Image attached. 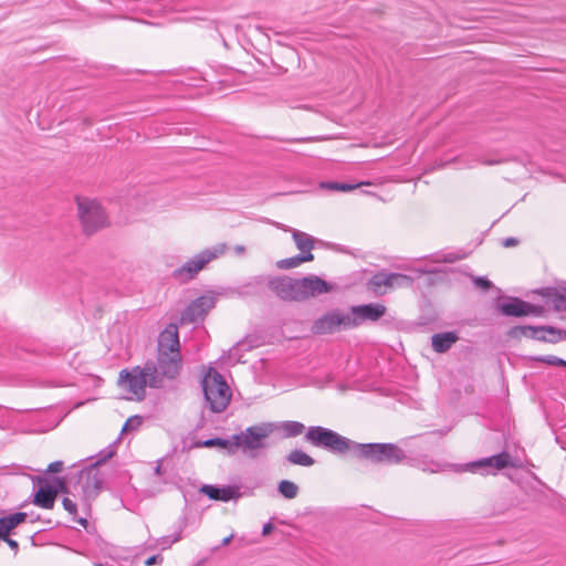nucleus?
I'll return each mask as SVG.
<instances>
[{
	"mask_svg": "<svg viewBox=\"0 0 566 566\" xmlns=\"http://www.w3.org/2000/svg\"><path fill=\"white\" fill-rule=\"evenodd\" d=\"M304 439L311 446L323 449L339 458L350 457L357 461H366L374 465H396L408 459L406 452L396 443H360L322 426L308 427Z\"/></svg>",
	"mask_w": 566,
	"mask_h": 566,
	"instance_id": "1",
	"label": "nucleus"
},
{
	"mask_svg": "<svg viewBox=\"0 0 566 566\" xmlns=\"http://www.w3.org/2000/svg\"><path fill=\"white\" fill-rule=\"evenodd\" d=\"M336 285L318 275L310 274L301 279L289 275L271 276L269 290L283 302H305L335 291Z\"/></svg>",
	"mask_w": 566,
	"mask_h": 566,
	"instance_id": "2",
	"label": "nucleus"
},
{
	"mask_svg": "<svg viewBox=\"0 0 566 566\" xmlns=\"http://www.w3.org/2000/svg\"><path fill=\"white\" fill-rule=\"evenodd\" d=\"M205 407L213 413L224 411L230 405L232 392L224 377L209 367L200 380Z\"/></svg>",
	"mask_w": 566,
	"mask_h": 566,
	"instance_id": "3",
	"label": "nucleus"
},
{
	"mask_svg": "<svg viewBox=\"0 0 566 566\" xmlns=\"http://www.w3.org/2000/svg\"><path fill=\"white\" fill-rule=\"evenodd\" d=\"M227 250L226 243H219L213 249L202 250L192 259L172 271V277L180 283H188L212 260L223 254Z\"/></svg>",
	"mask_w": 566,
	"mask_h": 566,
	"instance_id": "4",
	"label": "nucleus"
},
{
	"mask_svg": "<svg viewBox=\"0 0 566 566\" xmlns=\"http://www.w3.org/2000/svg\"><path fill=\"white\" fill-rule=\"evenodd\" d=\"M352 328L349 310L344 312L339 307H334L313 322L311 332L313 335H332Z\"/></svg>",
	"mask_w": 566,
	"mask_h": 566,
	"instance_id": "5",
	"label": "nucleus"
},
{
	"mask_svg": "<svg viewBox=\"0 0 566 566\" xmlns=\"http://www.w3.org/2000/svg\"><path fill=\"white\" fill-rule=\"evenodd\" d=\"M274 423L262 422L260 424L251 426L244 432L235 433L232 436L235 442V450L242 448L245 450H258L268 447L265 439L273 432Z\"/></svg>",
	"mask_w": 566,
	"mask_h": 566,
	"instance_id": "6",
	"label": "nucleus"
},
{
	"mask_svg": "<svg viewBox=\"0 0 566 566\" xmlns=\"http://www.w3.org/2000/svg\"><path fill=\"white\" fill-rule=\"evenodd\" d=\"M78 217L84 232L91 235L106 226V214L94 200L76 198Z\"/></svg>",
	"mask_w": 566,
	"mask_h": 566,
	"instance_id": "7",
	"label": "nucleus"
},
{
	"mask_svg": "<svg viewBox=\"0 0 566 566\" xmlns=\"http://www.w3.org/2000/svg\"><path fill=\"white\" fill-rule=\"evenodd\" d=\"M118 385L126 387L127 391L134 394L138 400H143L146 394L147 373L138 366L132 370L123 369L119 371Z\"/></svg>",
	"mask_w": 566,
	"mask_h": 566,
	"instance_id": "8",
	"label": "nucleus"
},
{
	"mask_svg": "<svg viewBox=\"0 0 566 566\" xmlns=\"http://www.w3.org/2000/svg\"><path fill=\"white\" fill-rule=\"evenodd\" d=\"M33 483V493L31 502L41 509L52 510L55 504V496L50 478L42 475L31 476Z\"/></svg>",
	"mask_w": 566,
	"mask_h": 566,
	"instance_id": "9",
	"label": "nucleus"
},
{
	"mask_svg": "<svg viewBox=\"0 0 566 566\" xmlns=\"http://www.w3.org/2000/svg\"><path fill=\"white\" fill-rule=\"evenodd\" d=\"M387 312V307L381 303H367L349 306L353 328H356L365 322H377Z\"/></svg>",
	"mask_w": 566,
	"mask_h": 566,
	"instance_id": "10",
	"label": "nucleus"
},
{
	"mask_svg": "<svg viewBox=\"0 0 566 566\" xmlns=\"http://www.w3.org/2000/svg\"><path fill=\"white\" fill-rule=\"evenodd\" d=\"M217 297L214 295H200L192 300L181 312V323H195L203 319L208 312L214 307Z\"/></svg>",
	"mask_w": 566,
	"mask_h": 566,
	"instance_id": "11",
	"label": "nucleus"
},
{
	"mask_svg": "<svg viewBox=\"0 0 566 566\" xmlns=\"http://www.w3.org/2000/svg\"><path fill=\"white\" fill-rule=\"evenodd\" d=\"M467 468L473 472L480 469H494L500 471L507 468H518V464L507 451L503 450L496 454L470 462L467 464Z\"/></svg>",
	"mask_w": 566,
	"mask_h": 566,
	"instance_id": "12",
	"label": "nucleus"
},
{
	"mask_svg": "<svg viewBox=\"0 0 566 566\" xmlns=\"http://www.w3.org/2000/svg\"><path fill=\"white\" fill-rule=\"evenodd\" d=\"M495 310L505 317H527V301L517 296H499Z\"/></svg>",
	"mask_w": 566,
	"mask_h": 566,
	"instance_id": "13",
	"label": "nucleus"
},
{
	"mask_svg": "<svg viewBox=\"0 0 566 566\" xmlns=\"http://www.w3.org/2000/svg\"><path fill=\"white\" fill-rule=\"evenodd\" d=\"M199 492L209 500L220 502H229L241 497L240 488L238 485L203 484L199 489Z\"/></svg>",
	"mask_w": 566,
	"mask_h": 566,
	"instance_id": "14",
	"label": "nucleus"
},
{
	"mask_svg": "<svg viewBox=\"0 0 566 566\" xmlns=\"http://www.w3.org/2000/svg\"><path fill=\"white\" fill-rule=\"evenodd\" d=\"M270 279L271 275L263 274L252 276L244 284L231 289V294L238 295L240 297L261 296L264 292V289H269Z\"/></svg>",
	"mask_w": 566,
	"mask_h": 566,
	"instance_id": "15",
	"label": "nucleus"
},
{
	"mask_svg": "<svg viewBox=\"0 0 566 566\" xmlns=\"http://www.w3.org/2000/svg\"><path fill=\"white\" fill-rule=\"evenodd\" d=\"M158 371L168 379H175L182 367L181 354L158 353L157 355Z\"/></svg>",
	"mask_w": 566,
	"mask_h": 566,
	"instance_id": "16",
	"label": "nucleus"
},
{
	"mask_svg": "<svg viewBox=\"0 0 566 566\" xmlns=\"http://www.w3.org/2000/svg\"><path fill=\"white\" fill-rule=\"evenodd\" d=\"M180 353L178 326L169 323L158 336V353Z\"/></svg>",
	"mask_w": 566,
	"mask_h": 566,
	"instance_id": "17",
	"label": "nucleus"
},
{
	"mask_svg": "<svg viewBox=\"0 0 566 566\" xmlns=\"http://www.w3.org/2000/svg\"><path fill=\"white\" fill-rule=\"evenodd\" d=\"M506 336L517 340L522 337H526L543 343V325H514L509 328Z\"/></svg>",
	"mask_w": 566,
	"mask_h": 566,
	"instance_id": "18",
	"label": "nucleus"
},
{
	"mask_svg": "<svg viewBox=\"0 0 566 566\" xmlns=\"http://www.w3.org/2000/svg\"><path fill=\"white\" fill-rule=\"evenodd\" d=\"M392 272L381 270L371 275L367 281L366 286L368 291H371L375 295H384L386 290L384 287L391 289Z\"/></svg>",
	"mask_w": 566,
	"mask_h": 566,
	"instance_id": "19",
	"label": "nucleus"
},
{
	"mask_svg": "<svg viewBox=\"0 0 566 566\" xmlns=\"http://www.w3.org/2000/svg\"><path fill=\"white\" fill-rule=\"evenodd\" d=\"M234 439L231 438H221L213 437L206 440H196L189 447V449H199V448H219L227 450L228 454L232 455L237 452L235 446L233 444Z\"/></svg>",
	"mask_w": 566,
	"mask_h": 566,
	"instance_id": "20",
	"label": "nucleus"
},
{
	"mask_svg": "<svg viewBox=\"0 0 566 566\" xmlns=\"http://www.w3.org/2000/svg\"><path fill=\"white\" fill-rule=\"evenodd\" d=\"M459 340V335L454 331L436 333L431 336L432 349L438 354L447 353L453 344Z\"/></svg>",
	"mask_w": 566,
	"mask_h": 566,
	"instance_id": "21",
	"label": "nucleus"
},
{
	"mask_svg": "<svg viewBox=\"0 0 566 566\" xmlns=\"http://www.w3.org/2000/svg\"><path fill=\"white\" fill-rule=\"evenodd\" d=\"M115 444L116 441L113 444H109L107 448L101 450L97 454V460L95 462L77 471L75 474L76 483H80L82 481L83 474L90 475L94 470H96L101 465L105 464L108 460H111L116 454Z\"/></svg>",
	"mask_w": 566,
	"mask_h": 566,
	"instance_id": "22",
	"label": "nucleus"
},
{
	"mask_svg": "<svg viewBox=\"0 0 566 566\" xmlns=\"http://www.w3.org/2000/svg\"><path fill=\"white\" fill-rule=\"evenodd\" d=\"M83 476L86 478L85 483L82 485L83 497L85 501L94 500L103 486V479L97 473L93 474V472L90 475L83 474Z\"/></svg>",
	"mask_w": 566,
	"mask_h": 566,
	"instance_id": "23",
	"label": "nucleus"
},
{
	"mask_svg": "<svg viewBox=\"0 0 566 566\" xmlns=\"http://www.w3.org/2000/svg\"><path fill=\"white\" fill-rule=\"evenodd\" d=\"M535 293L545 298L546 303H552L554 311H556V306L560 304V301H563L562 287L545 286L536 290Z\"/></svg>",
	"mask_w": 566,
	"mask_h": 566,
	"instance_id": "24",
	"label": "nucleus"
},
{
	"mask_svg": "<svg viewBox=\"0 0 566 566\" xmlns=\"http://www.w3.org/2000/svg\"><path fill=\"white\" fill-rule=\"evenodd\" d=\"M543 343L557 344L566 340V329L553 325H543Z\"/></svg>",
	"mask_w": 566,
	"mask_h": 566,
	"instance_id": "25",
	"label": "nucleus"
},
{
	"mask_svg": "<svg viewBox=\"0 0 566 566\" xmlns=\"http://www.w3.org/2000/svg\"><path fill=\"white\" fill-rule=\"evenodd\" d=\"M286 461L294 465L312 467L315 463L314 458L301 449H294L286 455Z\"/></svg>",
	"mask_w": 566,
	"mask_h": 566,
	"instance_id": "26",
	"label": "nucleus"
},
{
	"mask_svg": "<svg viewBox=\"0 0 566 566\" xmlns=\"http://www.w3.org/2000/svg\"><path fill=\"white\" fill-rule=\"evenodd\" d=\"M292 238L296 244V248L300 251L314 249L315 239L313 237H311L310 234L294 229L292 231Z\"/></svg>",
	"mask_w": 566,
	"mask_h": 566,
	"instance_id": "27",
	"label": "nucleus"
},
{
	"mask_svg": "<svg viewBox=\"0 0 566 566\" xmlns=\"http://www.w3.org/2000/svg\"><path fill=\"white\" fill-rule=\"evenodd\" d=\"M365 185L368 186V185H370V182L361 181V182H357V184H348V182H339V181H325V182L321 184V187L325 188V189H329V190L347 192V191H352V190L357 189Z\"/></svg>",
	"mask_w": 566,
	"mask_h": 566,
	"instance_id": "28",
	"label": "nucleus"
},
{
	"mask_svg": "<svg viewBox=\"0 0 566 566\" xmlns=\"http://www.w3.org/2000/svg\"><path fill=\"white\" fill-rule=\"evenodd\" d=\"M144 371L147 373V385L151 388H160L163 386V377L155 364H146Z\"/></svg>",
	"mask_w": 566,
	"mask_h": 566,
	"instance_id": "29",
	"label": "nucleus"
},
{
	"mask_svg": "<svg viewBox=\"0 0 566 566\" xmlns=\"http://www.w3.org/2000/svg\"><path fill=\"white\" fill-rule=\"evenodd\" d=\"M298 486L290 480H281L277 483V492L285 499H295L298 494Z\"/></svg>",
	"mask_w": 566,
	"mask_h": 566,
	"instance_id": "30",
	"label": "nucleus"
},
{
	"mask_svg": "<svg viewBox=\"0 0 566 566\" xmlns=\"http://www.w3.org/2000/svg\"><path fill=\"white\" fill-rule=\"evenodd\" d=\"M524 359L530 361L543 363L549 366L566 367V360L554 355L525 356Z\"/></svg>",
	"mask_w": 566,
	"mask_h": 566,
	"instance_id": "31",
	"label": "nucleus"
},
{
	"mask_svg": "<svg viewBox=\"0 0 566 566\" xmlns=\"http://www.w3.org/2000/svg\"><path fill=\"white\" fill-rule=\"evenodd\" d=\"M286 438L297 437L303 433L305 426L300 421L287 420L281 423Z\"/></svg>",
	"mask_w": 566,
	"mask_h": 566,
	"instance_id": "32",
	"label": "nucleus"
},
{
	"mask_svg": "<svg viewBox=\"0 0 566 566\" xmlns=\"http://www.w3.org/2000/svg\"><path fill=\"white\" fill-rule=\"evenodd\" d=\"M18 526L13 522L10 514L0 516V541L7 539L8 536H11L12 534H14V530Z\"/></svg>",
	"mask_w": 566,
	"mask_h": 566,
	"instance_id": "33",
	"label": "nucleus"
},
{
	"mask_svg": "<svg viewBox=\"0 0 566 566\" xmlns=\"http://www.w3.org/2000/svg\"><path fill=\"white\" fill-rule=\"evenodd\" d=\"M50 482L51 485L53 486L55 499L57 497L59 494L70 493V486L67 484L65 476H51Z\"/></svg>",
	"mask_w": 566,
	"mask_h": 566,
	"instance_id": "34",
	"label": "nucleus"
},
{
	"mask_svg": "<svg viewBox=\"0 0 566 566\" xmlns=\"http://www.w3.org/2000/svg\"><path fill=\"white\" fill-rule=\"evenodd\" d=\"M413 277L407 275V274H402V273H397V272H392V283H391V289H395V287H411L412 284H413Z\"/></svg>",
	"mask_w": 566,
	"mask_h": 566,
	"instance_id": "35",
	"label": "nucleus"
},
{
	"mask_svg": "<svg viewBox=\"0 0 566 566\" xmlns=\"http://www.w3.org/2000/svg\"><path fill=\"white\" fill-rule=\"evenodd\" d=\"M420 275H423V284L426 286H432L437 283L439 274L442 272L438 269L432 270H419Z\"/></svg>",
	"mask_w": 566,
	"mask_h": 566,
	"instance_id": "36",
	"label": "nucleus"
},
{
	"mask_svg": "<svg viewBox=\"0 0 566 566\" xmlns=\"http://www.w3.org/2000/svg\"><path fill=\"white\" fill-rule=\"evenodd\" d=\"M301 264H302V262H301V259H300L298 254L293 255L291 258H285V259L279 260L276 262V266L279 269H281V270L293 269V268H296V266H298Z\"/></svg>",
	"mask_w": 566,
	"mask_h": 566,
	"instance_id": "37",
	"label": "nucleus"
},
{
	"mask_svg": "<svg viewBox=\"0 0 566 566\" xmlns=\"http://www.w3.org/2000/svg\"><path fill=\"white\" fill-rule=\"evenodd\" d=\"M142 423H143L142 416H138V415L132 416L125 421V423L122 428V433L129 431V430H136L138 427L142 426Z\"/></svg>",
	"mask_w": 566,
	"mask_h": 566,
	"instance_id": "38",
	"label": "nucleus"
},
{
	"mask_svg": "<svg viewBox=\"0 0 566 566\" xmlns=\"http://www.w3.org/2000/svg\"><path fill=\"white\" fill-rule=\"evenodd\" d=\"M181 532L182 527H179V531L174 536H163L158 539V542L161 544L163 549H166L170 547L174 543L181 539Z\"/></svg>",
	"mask_w": 566,
	"mask_h": 566,
	"instance_id": "39",
	"label": "nucleus"
},
{
	"mask_svg": "<svg viewBox=\"0 0 566 566\" xmlns=\"http://www.w3.org/2000/svg\"><path fill=\"white\" fill-rule=\"evenodd\" d=\"M473 283L475 287L482 290V291H490L494 287V284L492 281H490L486 276H474Z\"/></svg>",
	"mask_w": 566,
	"mask_h": 566,
	"instance_id": "40",
	"label": "nucleus"
},
{
	"mask_svg": "<svg viewBox=\"0 0 566 566\" xmlns=\"http://www.w3.org/2000/svg\"><path fill=\"white\" fill-rule=\"evenodd\" d=\"M546 310L543 305L527 302V316L539 317L545 314Z\"/></svg>",
	"mask_w": 566,
	"mask_h": 566,
	"instance_id": "41",
	"label": "nucleus"
},
{
	"mask_svg": "<svg viewBox=\"0 0 566 566\" xmlns=\"http://www.w3.org/2000/svg\"><path fill=\"white\" fill-rule=\"evenodd\" d=\"M62 505L64 510L67 511L70 515H72V517H75L77 515V505L70 497L64 496L62 499Z\"/></svg>",
	"mask_w": 566,
	"mask_h": 566,
	"instance_id": "42",
	"label": "nucleus"
},
{
	"mask_svg": "<svg viewBox=\"0 0 566 566\" xmlns=\"http://www.w3.org/2000/svg\"><path fill=\"white\" fill-rule=\"evenodd\" d=\"M63 469H64L63 461L57 460V461L51 462L44 472L49 473V474H54V473H60Z\"/></svg>",
	"mask_w": 566,
	"mask_h": 566,
	"instance_id": "43",
	"label": "nucleus"
},
{
	"mask_svg": "<svg viewBox=\"0 0 566 566\" xmlns=\"http://www.w3.org/2000/svg\"><path fill=\"white\" fill-rule=\"evenodd\" d=\"M247 342L245 339L238 342L231 349H230V357L234 358L237 361H240L241 355L240 349L241 347L245 346Z\"/></svg>",
	"mask_w": 566,
	"mask_h": 566,
	"instance_id": "44",
	"label": "nucleus"
},
{
	"mask_svg": "<svg viewBox=\"0 0 566 566\" xmlns=\"http://www.w3.org/2000/svg\"><path fill=\"white\" fill-rule=\"evenodd\" d=\"M10 516L12 517L15 525L19 527L21 524L27 522L29 514L27 512H14L10 513Z\"/></svg>",
	"mask_w": 566,
	"mask_h": 566,
	"instance_id": "45",
	"label": "nucleus"
},
{
	"mask_svg": "<svg viewBox=\"0 0 566 566\" xmlns=\"http://www.w3.org/2000/svg\"><path fill=\"white\" fill-rule=\"evenodd\" d=\"M164 562V557L160 554H155L146 558L144 562L145 566H154V565H161Z\"/></svg>",
	"mask_w": 566,
	"mask_h": 566,
	"instance_id": "46",
	"label": "nucleus"
},
{
	"mask_svg": "<svg viewBox=\"0 0 566 566\" xmlns=\"http://www.w3.org/2000/svg\"><path fill=\"white\" fill-rule=\"evenodd\" d=\"M301 262H312L314 261V254L312 253V250H304L298 253Z\"/></svg>",
	"mask_w": 566,
	"mask_h": 566,
	"instance_id": "47",
	"label": "nucleus"
},
{
	"mask_svg": "<svg viewBox=\"0 0 566 566\" xmlns=\"http://www.w3.org/2000/svg\"><path fill=\"white\" fill-rule=\"evenodd\" d=\"M0 542L7 543V545L14 552V555L19 552V543L11 538V536H8L7 539H1Z\"/></svg>",
	"mask_w": 566,
	"mask_h": 566,
	"instance_id": "48",
	"label": "nucleus"
},
{
	"mask_svg": "<svg viewBox=\"0 0 566 566\" xmlns=\"http://www.w3.org/2000/svg\"><path fill=\"white\" fill-rule=\"evenodd\" d=\"M275 530V526L274 524L269 521L268 523H265L262 527V536H268L270 535L273 531Z\"/></svg>",
	"mask_w": 566,
	"mask_h": 566,
	"instance_id": "49",
	"label": "nucleus"
},
{
	"mask_svg": "<svg viewBox=\"0 0 566 566\" xmlns=\"http://www.w3.org/2000/svg\"><path fill=\"white\" fill-rule=\"evenodd\" d=\"M502 244L505 248H512L518 244V239L514 237H509L503 240Z\"/></svg>",
	"mask_w": 566,
	"mask_h": 566,
	"instance_id": "50",
	"label": "nucleus"
},
{
	"mask_svg": "<svg viewBox=\"0 0 566 566\" xmlns=\"http://www.w3.org/2000/svg\"><path fill=\"white\" fill-rule=\"evenodd\" d=\"M562 292L563 301L556 306V312H566V287H562Z\"/></svg>",
	"mask_w": 566,
	"mask_h": 566,
	"instance_id": "51",
	"label": "nucleus"
},
{
	"mask_svg": "<svg viewBox=\"0 0 566 566\" xmlns=\"http://www.w3.org/2000/svg\"><path fill=\"white\" fill-rule=\"evenodd\" d=\"M436 318H437V316H436L433 313H432V314H430V315H428V316L421 315V316L419 317V319H420V322H419V323H420L421 325H427V324H429V323L433 322Z\"/></svg>",
	"mask_w": 566,
	"mask_h": 566,
	"instance_id": "52",
	"label": "nucleus"
},
{
	"mask_svg": "<svg viewBox=\"0 0 566 566\" xmlns=\"http://www.w3.org/2000/svg\"><path fill=\"white\" fill-rule=\"evenodd\" d=\"M459 260V256L454 253H448L443 255L442 261L447 263H453Z\"/></svg>",
	"mask_w": 566,
	"mask_h": 566,
	"instance_id": "53",
	"label": "nucleus"
},
{
	"mask_svg": "<svg viewBox=\"0 0 566 566\" xmlns=\"http://www.w3.org/2000/svg\"><path fill=\"white\" fill-rule=\"evenodd\" d=\"M206 423H207V420H206L205 416H203V415H201V417H200L199 421H198V422H197V424H196L195 430H196V431H198V430L203 429V428H205V426H206Z\"/></svg>",
	"mask_w": 566,
	"mask_h": 566,
	"instance_id": "54",
	"label": "nucleus"
},
{
	"mask_svg": "<svg viewBox=\"0 0 566 566\" xmlns=\"http://www.w3.org/2000/svg\"><path fill=\"white\" fill-rule=\"evenodd\" d=\"M233 250L238 255H243L245 253V247L242 244L234 245Z\"/></svg>",
	"mask_w": 566,
	"mask_h": 566,
	"instance_id": "55",
	"label": "nucleus"
},
{
	"mask_svg": "<svg viewBox=\"0 0 566 566\" xmlns=\"http://www.w3.org/2000/svg\"><path fill=\"white\" fill-rule=\"evenodd\" d=\"M73 520H74L75 522H77L80 525H82L83 527H85V528H86V527H87V525H88V521H87V518H85V517H76V516H75V517H73Z\"/></svg>",
	"mask_w": 566,
	"mask_h": 566,
	"instance_id": "56",
	"label": "nucleus"
},
{
	"mask_svg": "<svg viewBox=\"0 0 566 566\" xmlns=\"http://www.w3.org/2000/svg\"><path fill=\"white\" fill-rule=\"evenodd\" d=\"M232 538H233V534H231V535H229V536L224 537V538L222 539V542H221V545H222V546H227V545H229V544L231 543Z\"/></svg>",
	"mask_w": 566,
	"mask_h": 566,
	"instance_id": "57",
	"label": "nucleus"
},
{
	"mask_svg": "<svg viewBox=\"0 0 566 566\" xmlns=\"http://www.w3.org/2000/svg\"><path fill=\"white\" fill-rule=\"evenodd\" d=\"M155 474L157 475H161L163 474V470H161V464L158 463L155 468Z\"/></svg>",
	"mask_w": 566,
	"mask_h": 566,
	"instance_id": "58",
	"label": "nucleus"
},
{
	"mask_svg": "<svg viewBox=\"0 0 566 566\" xmlns=\"http://www.w3.org/2000/svg\"><path fill=\"white\" fill-rule=\"evenodd\" d=\"M306 140L305 138H295V139H291L290 142H304Z\"/></svg>",
	"mask_w": 566,
	"mask_h": 566,
	"instance_id": "59",
	"label": "nucleus"
},
{
	"mask_svg": "<svg viewBox=\"0 0 566 566\" xmlns=\"http://www.w3.org/2000/svg\"><path fill=\"white\" fill-rule=\"evenodd\" d=\"M40 520V516L36 515V516H33V520L31 522H35V521H39Z\"/></svg>",
	"mask_w": 566,
	"mask_h": 566,
	"instance_id": "60",
	"label": "nucleus"
},
{
	"mask_svg": "<svg viewBox=\"0 0 566 566\" xmlns=\"http://www.w3.org/2000/svg\"><path fill=\"white\" fill-rule=\"evenodd\" d=\"M40 520V516L36 515V516H33V520L31 522H35V521H39Z\"/></svg>",
	"mask_w": 566,
	"mask_h": 566,
	"instance_id": "61",
	"label": "nucleus"
},
{
	"mask_svg": "<svg viewBox=\"0 0 566 566\" xmlns=\"http://www.w3.org/2000/svg\"><path fill=\"white\" fill-rule=\"evenodd\" d=\"M251 348H253V345L249 344V345L245 347V350H249V349H251Z\"/></svg>",
	"mask_w": 566,
	"mask_h": 566,
	"instance_id": "62",
	"label": "nucleus"
}]
</instances>
